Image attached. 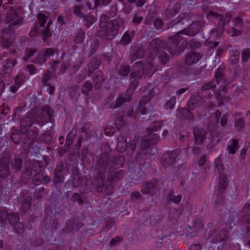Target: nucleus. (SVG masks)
<instances>
[{
    "label": "nucleus",
    "mask_w": 250,
    "mask_h": 250,
    "mask_svg": "<svg viewBox=\"0 0 250 250\" xmlns=\"http://www.w3.org/2000/svg\"><path fill=\"white\" fill-rule=\"evenodd\" d=\"M179 35L178 32L175 35L171 37L167 44L158 38L153 39L149 44L148 52L152 53L154 58L158 55L160 61L165 64L169 59V56L163 50V49L167 50L171 55H177L180 53L184 48L182 47L181 42L182 38Z\"/></svg>",
    "instance_id": "1"
},
{
    "label": "nucleus",
    "mask_w": 250,
    "mask_h": 250,
    "mask_svg": "<svg viewBox=\"0 0 250 250\" xmlns=\"http://www.w3.org/2000/svg\"><path fill=\"white\" fill-rule=\"evenodd\" d=\"M216 83L220 84L219 90L223 91L226 86L227 83L223 76V69L218 68L215 71V79L211 82L207 83L202 86L201 89L203 93H198L197 95L192 96L188 100L187 103V106L189 109L194 110L196 107L200 106L203 104V99L202 95L208 96L209 98L212 95V92H214L216 86Z\"/></svg>",
    "instance_id": "2"
},
{
    "label": "nucleus",
    "mask_w": 250,
    "mask_h": 250,
    "mask_svg": "<svg viewBox=\"0 0 250 250\" xmlns=\"http://www.w3.org/2000/svg\"><path fill=\"white\" fill-rule=\"evenodd\" d=\"M149 53V57L147 60V62L145 63L144 66L140 62H136L132 66V71L130 76L131 78H140L142 77L144 70L147 72L148 74L151 73L156 70V68L153 65L152 61L155 58L153 57V54Z\"/></svg>",
    "instance_id": "3"
},
{
    "label": "nucleus",
    "mask_w": 250,
    "mask_h": 250,
    "mask_svg": "<svg viewBox=\"0 0 250 250\" xmlns=\"http://www.w3.org/2000/svg\"><path fill=\"white\" fill-rule=\"evenodd\" d=\"M98 163L99 165L104 167V171H106L107 168L117 169L122 167L125 163V159L121 155L114 157L104 154L101 156Z\"/></svg>",
    "instance_id": "4"
},
{
    "label": "nucleus",
    "mask_w": 250,
    "mask_h": 250,
    "mask_svg": "<svg viewBox=\"0 0 250 250\" xmlns=\"http://www.w3.org/2000/svg\"><path fill=\"white\" fill-rule=\"evenodd\" d=\"M53 110L48 106H44L42 109L38 110L35 115V121L41 126L46 124L48 121H52Z\"/></svg>",
    "instance_id": "5"
},
{
    "label": "nucleus",
    "mask_w": 250,
    "mask_h": 250,
    "mask_svg": "<svg viewBox=\"0 0 250 250\" xmlns=\"http://www.w3.org/2000/svg\"><path fill=\"white\" fill-rule=\"evenodd\" d=\"M124 21L121 18H117L111 21L107 24V28L105 29L106 36L107 39L111 40L116 35L120 28L123 27Z\"/></svg>",
    "instance_id": "6"
},
{
    "label": "nucleus",
    "mask_w": 250,
    "mask_h": 250,
    "mask_svg": "<svg viewBox=\"0 0 250 250\" xmlns=\"http://www.w3.org/2000/svg\"><path fill=\"white\" fill-rule=\"evenodd\" d=\"M135 145V140H130L127 146L125 137L121 136L118 138L116 148L120 152H123L126 149L127 154L131 156L134 152Z\"/></svg>",
    "instance_id": "7"
},
{
    "label": "nucleus",
    "mask_w": 250,
    "mask_h": 250,
    "mask_svg": "<svg viewBox=\"0 0 250 250\" xmlns=\"http://www.w3.org/2000/svg\"><path fill=\"white\" fill-rule=\"evenodd\" d=\"M59 51V49H54L52 48H49L44 50L40 51L38 55L33 60V62L35 64L41 65L44 63L48 58L53 56L55 53L58 55Z\"/></svg>",
    "instance_id": "8"
},
{
    "label": "nucleus",
    "mask_w": 250,
    "mask_h": 250,
    "mask_svg": "<svg viewBox=\"0 0 250 250\" xmlns=\"http://www.w3.org/2000/svg\"><path fill=\"white\" fill-rule=\"evenodd\" d=\"M138 85L137 80H134L131 82L129 87L127 89L125 95L121 96L116 101L115 106L119 107L124 103L129 102L131 100V95L133 91Z\"/></svg>",
    "instance_id": "9"
},
{
    "label": "nucleus",
    "mask_w": 250,
    "mask_h": 250,
    "mask_svg": "<svg viewBox=\"0 0 250 250\" xmlns=\"http://www.w3.org/2000/svg\"><path fill=\"white\" fill-rule=\"evenodd\" d=\"M208 18L214 17L216 19H218L219 27L217 29V34H220L224 31L225 24L228 23L231 19V16L229 13L227 14L225 18H222L220 14H217L216 12L214 11H210L207 15Z\"/></svg>",
    "instance_id": "10"
},
{
    "label": "nucleus",
    "mask_w": 250,
    "mask_h": 250,
    "mask_svg": "<svg viewBox=\"0 0 250 250\" xmlns=\"http://www.w3.org/2000/svg\"><path fill=\"white\" fill-rule=\"evenodd\" d=\"M180 153L179 149H175L173 151L167 152L162 156L161 164L164 167L173 165L176 161V159Z\"/></svg>",
    "instance_id": "11"
},
{
    "label": "nucleus",
    "mask_w": 250,
    "mask_h": 250,
    "mask_svg": "<svg viewBox=\"0 0 250 250\" xmlns=\"http://www.w3.org/2000/svg\"><path fill=\"white\" fill-rule=\"evenodd\" d=\"M14 38V33L10 29L3 30L0 40L1 46L6 48H8L12 43Z\"/></svg>",
    "instance_id": "12"
},
{
    "label": "nucleus",
    "mask_w": 250,
    "mask_h": 250,
    "mask_svg": "<svg viewBox=\"0 0 250 250\" xmlns=\"http://www.w3.org/2000/svg\"><path fill=\"white\" fill-rule=\"evenodd\" d=\"M6 21L11 22L9 26H12L20 24L21 22V18L19 15L17 9L14 7L11 8L6 16Z\"/></svg>",
    "instance_id": "13"
},
{
    "label": "nucleus",
    "mask_w": 250,
    "mask_h": 250,
    "mask_svg": "<svg viewBox=\"0 0 250 250\" xmlns=\"http://www.w3.org/2000/svg\"><path fill=\"white\" fill-rule=\"evenodd\" d=\"M207 135V131L201 126H195L193 129V135L196 145L201 144Z\"/></svg>",
    "instance_id": "14"
},
{
    "label": "nucleus",
    "mask_w": 250,
    "mask_h": 250,
    "mask_svg": "<svg viewBox=\"0 0 250 250\" xmlns=\"http://www.w3.org/2000/svg\"><path fill=\"white\" fill-rule=\"evenodd\" d=\"M39 132L36 129H31L29 130L27 135L26 137L27 139H25L23 144V147L25 149L29 150L31 146L33 144L34 140L38 136Z\"/></svg>",
    "instance_id": "15"
},
{
    "label": "nucleus",
    "mask_w": 250,
    "mask_h": 250,
    "mask_svg": "<svg viewBox=\"0 0 250 250\" xmlns=\"http://www.w3.org/2000/svg\"><path fill=\"white\" fill-rule=\"evenodd\" d=\"M201 56L200 55L195 52H190L187 56L186 63L189 66H198L200 64V60Z\"/></svg>",
    "instance_id": "16"
},
{
    "label": "nucleus",
    "mask_w": 250,
    "mask_h": 250,
    "mask_svg": "<svg viewBox=\"0 0 250 250\" xmlns=\"http://www.w3.org/2000/svg\"><path fill=\"white\" fill-rule=\"evenodd\" d=\"M98 178L94 181V185L95 186L97 191L101 192L103 191L104 183L105 177L103 175L105 171H104V167L99 165Z\"/></svg>",
    "instance_id": "17"
},
{
    "label": "nucleus",
    "mask_w": 250,
    "mask_h": 250,
    "mask_svg": "<svg viewBox=\"0 0 250 250\" xmlns=\"http://www.w3.org/2000/svg\"><path fill=\"white\" fill-rule=\"evenodd\" d=\"M200 28V24L199 22H193L188 28L184 29L178 32V34H185L189 36H194L198 32Z\"/></svg>",
    "instance_id": "18"
},
{
    "label": "nucleus",
    "mask_w": 250,
    "mask_h": 250,
    "mask_svg": "<svg viewBox=\"0 0 250 250\" xmlns=\"http://www.w3.org/2000/svg\"><path fill=\"white\" fill-rule=\"evenodd\" d=\"M6 63L4 64L3 66V69L2 71V75L4 77L9 76L11 72L12 67H13L17 64L16 60H6Z\"/></svg>",
    "instance_id": "19"
},
{
    "label": "nucleus",
    "mask_w": 250,
    "mask_h": 250,
    "mask_svg": "<svg viewBox=\"0 0 250 250\" xmlns=\"http://www.w3.org/2000/svg\"><path fill=\"white\" fill-rule=\"evenodd\" d=\"M9 169L7 160L1 159L0 160V176L5 178L8 176Z\"/></svg>",
    "instance_id": "20"
},
{
    "label": "nucleus",
    "mask_w": 250,
    "mask_h": 250,
    "mask_svg": "<svg viewBox=\"0 0 250 250\" xmlns=\"http://www.w3.org/2000/svg\"><path fill=\"white\" fill-rule=\"evenodd\" d=\"M180 9V4H176L173 8H168L165 11L164 13L165 18L167 19L171 18L179 12Z\"/></svg>",
    "instance_id": "21"
},
{
    "label": "nucleus",
    "mask_w": 250,
    "mask_h": 250,
    "mask_svg": "<svg viewBox=\"0 0 250 250\" xmlns=\"http://www.w3.org/2000/svg\"><path fill=\"white\" fill-rule=\"evenodd\" d=\"M124 174V172L122 170L110 172L108 174L107 180L109 182H112L116 180H120L123 177Z\"/></svg>",
    "instance_id": "22"
},
{
    "label": "nucleus",
    "mask_w": 250,
    "mask_h": 250,
    "mask_svg": "<svg viewBox=\"0 0 250 250\" xmlns=\"http://www.w3.org/2000/svg\"><path fill=\"white\" fill-rule=\"evenodd\" d=\"M228 186V178L224 174H220L219 179V191L223 193Z\"/></svg>",
    "instance_id": "23"
},
{
    "label": "nucleus",
    "mask_w": 250,
    "mask_h": 250,
    "mask_svg": "<svg viewBox=\"0 0 250 250\" xmlns=\"http://www.w3.org/2000/svg\"><path fill=\"white\" fill-rule=\"evenodd\" d=\"M32 120L29 117H26L21 121V131L22 133L26 132L32 125Z\"/></svg>",
    "instance_id": "24"
},
{
    "label": "nucleus",
    "mask_w": 250,
    "mask_h": 250,
    "mask_svg": "<svg viewBox=\"0 0 250 250\" xmlns=\"http://www.w3.org/2000/svg\"><path fill=\"white\" fill-rule=\"evenodd\" d=\"M101 63V61L97 59L93 58L91 62L88 65V75L90 76L92 72L98 68Z\"/></svg>",
    "instance_id": "25"
},
{
    "label": "nucleus",
    "mask_w": 250,
    "mask_h": 250,
    "mask_svg": "<svg viewBox=\"0 0 250 250\" xmlns=\"http://www.w3.org/2000/svg\"><path fill=\"white\" fill-rule=\"evenodd\" d=\"M177 116L179 117H183L188 119H192V113L186 108H180L177 110Z\"/></svg>",
    "instance_id": "26"
},
{
    "label": "nucleus",
    "mask_w": 250,
    "mask_h": 250,
    "mask_svg": "<svg viewBox=\"0 0 250 250\" xmlns=\"http://www.w3.org/2000/svg\"><path fill=\"white\" fill-rule=\"evenodd\" d=\"M135 35V32L133 30L126 31L123 36L121 40V43L124 45L128 44L130 41L131 38Z\"/></svg>",
    "instance_id": "27"
},
{
    "label": "nucleus",
    "mask_w": 250,
    "mask_h": 250,
    "mask_svg": "<svg viewBox=\"0 0 250 250\" xmlns=\"http://www.w3.org/2000/svg\"><path fill=\"white\" fill-rule=\"evenodd\" d=\"M32 197L31 196H27L24 199L21 208V211L22 213H25L30 208Z\"/></svg>",
    "instance_id": "28"
},
{
    "label": "nucleus",
    "mask_w": 250,
    "mask_h": 250,
    "mask_svg": "<svg viewBox=\"0 0 250 250\" xmlns=\"http://www.w3.org/2000/svg\"><path fill=\"white\" fill-rule=\"evenodd\" d=\"M96 75L93 78V83L95 87H100L103 82L104 77L101 72H97Z\"/></svg>",
    "instance_id": "29"
},
{
    "label": "nucleus",
    "mask_w": 250,
    "mask_h": 250,
    "mask_svg": "<svg viewBox=\"0 0 250 250\" xmlns=\"http://www.w3.org/2000/svg\"><path fill=\"white\" fill-rule=\"evenodd\" d=\"M144 54V50L142 48H137L136 50L130 56L131 62L135 60L141 58Z\"/></svg>",
    "instance_id": "30"
},
{
    "label": "nucleus",
    "mask_w": 250,
    "mask_h": 250,
    "mask_svg": "<svg viewBox=\"0 0 250 250\" xmlns=\"http://www.w3.org/2000/svg\"><path fill=\"white\" fill-rule=\"evenodd\" d=\"M155 186V185L151 182L144 183L142 186L141 191L143 194H147L151 191Z\"/></svg>",
    "instance_id": "31"
},
{
    "label": "nucleus",
    "mask_w": 250,
    "mask_h": 250,
    "mask_svg": "<svg viewBox=\"0 0 250 250\" xmlns=\"http://www.w3.org/2000/svg\"><path fill=\"white\" fill-rule=\"evenodd\" d=\"M215 172L220 174L224 169L223 162L220 156L218 157L214 161Z\"/></svg>",
    "instance_id": "32"
},
{
    "label": "nucleus",
    "mask_w": 250,
    "mask_h": 250,
    "mask_svg": "<svg viewBox=\"0 0 250 250\" xmlns=\"http://www.w3.org/2000/svg\"><path fill=\"white\" fill-rule=\"evenodd\" d=\"M11 166L12 168L15 170V171H19L21 167L22 161L20 158H15L13 161L11 162Z\"/></svg>",
    "instance_id": "33"
},
{
    "label": "nucleus",
    "mask_w": 250,
    "mask_h": 250,
    "mask_svg": "<svg viewBox=\"0 0 250 250\" xmlns=\"http://www.w3.org/2000/svg\"><path fill=\"white\" fill-rule=\"evenodd\" d=\"M238 148V141L235 139L232 140V144L228 146V150L230 154H234Z\"/></svg>",
    "instance_id": "34"
},
{
    "label": "nucleus",
    "mask_w": 250,
    "mask_h": 250,
    "mask_svg": "<svg viewBox=\"0 0 250 250\" xmlns=\"http://www.w3.org/2000/svg\"><path fill=\"white\" fill-rule=\"evenodd\" d=\"M229 232L226 229H222L218 234V236L216 237L217 241H225L228 237Z\"/></svg>",
    "instance_id": "35"
},
{
    "label": "nucleus",
    "mask_w": 250,
    "mask_h": 250,
    "mask_svg": "<svg viewBox=\"0 0 250 250\" xmlns=\"http://www.w3.org/2000/svg\"><path fill=\"white\" fill-rule=\"evenodd\" d=\"M84 21V25L87 27H89L93 23L96 21V19L93 16L86 15L83 17Z\"/></svg>",
    "instance_id": "36"
},
{
    "label": "nucleus",
    "mask_w": 250,
    "mask_h": 250,
    "mask_svg": "<svg viewBox=\"0 0 250 250\" xmlns=\"http://www.w3.org/2000/svg\"><path fill=\"white\" fill-rule=\"evenodd\" d=\"M130 71V67L128 65L121 66L118 69V74L121 77H125L128 75Z\"/></svg>",
    "instance_id": "37"
},
{
    "label": "nucleus",
    "mask_w": 250,
    "mask_h": 250,
    "mask_svg": "<svg viewBox=\"0 0 250 250\" xmlns=\"http://www.w3.org/2000/svg\"><path fill=\"white\" fill-rule=\"evenodd\" d=\"M92 89V84L89 82H85L82 87L81 91L83 94L87 95L88 92Z\"/></svg>",
    "instance_id": "38"
},
{
    "label": "nucleus",
    "mask_w": 250,
    "mask_h": 250,
    "mask_svg": "<svg viewBox=\"0 0 250 250\" xmlns=\"http://www.w3.org/2000/svg\"><path fill=\"white\" fill-rule=\"evenodd\" d=\"M37 52V50L35 49L32 48H26L25 51V55L23 57V59L25 61H27V60L33 56L35 53Z\"/></svg>",
    "instance_id": "39"
},
{
    "label": "nucleus",
    "mask_w": 250,
    "mask_h": 250,
    "mask_svg": "<svg viewBox=\"0 0 250 250\" xmlns=\"http://www.w3.org/2000/svg\"><path fill=\"white\" fill-rule=\"evenodd\" d=\"M84 9L83 7L76 5L74 7L73 12L78 17L83 18L84 17Z\"/></svg>",
    "instance_id": "40"
},
{
    "label": "nucleus",
    "mask_w": 250,
    "mask_h": 250,
    "mask_svg": "<svg viewBox=\"0 0 250 250\" xmlns=\"http://www.w3.org/2000/svg\"><path fill=\"white\" fill-rule=\"evenodd\" d=\"M38 21L40 24V26L43 27L46 23L47 20L48 19L47 16H46L44 14L40 13L37 16Z\"/></svg>",
    "instance_id": "41"
},
{
    "label": "nucleus",
    "mask_w": 250,
    "mask_h": 250,
    "mask_svg": "<svg viewBox=\"0 0 250 250\" xmlns=\"http://www.w3.org/2000/svg\"><path fill=\"white\" fill-rule=\"evenodd\" d=\"M176 97L173 96L165 104V108L166 109L171 110L173 108L175 104Z\"/></svg>",
    "instance_id": "42"
},
{
    "label": "nucleus",
    "mask_w": 250,
    "mask_h": 250,
    "mask_svg": "<svg viewBox=\"0 0 250 250\" xmlns=\"http://www.w3.org/2000/svg\"><path fill=\"white\" fill-rule=\"evenodd\" d=\"M11 138L16 144H19L21 140V136L18 131H13L11 133Z\"/></svg>",
    "instance_id": "43"
},
{
    "label": "nucleus",
    "mask_w": 250,
    "mask_h": 250,
    "mask_svg": "<svg viewBox=\"0 0 250 250\" xmlns=\"http://www.w3.org/2000/svg\"><path fill=\"white\" fill-rule=\"evenodd\" d=\"M19 220V216L16 213H11L9 215L8 217L9 222L11 226H13L16 224L17 222H18V221Z\"/></svg>",
    "instance_id": "44"
},
{
    "label": "nucleus",
    "mask_w": 250,
    "mask_h": 250,
    "mask_svg": "<svg viewBox=\"0 0 250 250\" xmlns=\"http://www.w3.org/2000/svg\"><path fill=\"white\" fill-rule=\"evenodd\" d=\"M13 226L14 229L17 232V233H22L24 231V226L23 223L21 222H17V223Z\"/></svg>",
    "instance_id": "45"
},
{
    "label": "nucleus",
    "mask_w": 250,
    "mask_h": 250,
    "mask_svg": "<svg viewBox=\"0 0 250 250\" xmlns=\"http://www.w3.org/2000/svg\"><path fill=\"white\" fill-rule=\"evenodd\" d=\"M124 125V117L121 116L115 121V125L116 128L120 130Z\"/></svg>",
    "instance_id": "46"
},
{
    "label": "nucleus",
    "mask_w": 250,
    "mask_h": 250,
    "mask_svg": "<svg viewBox=\"0 0 250 250\" xmlns=\"http://www.w3.org/2000/svg\"><path fill=\"white\" fill-rule=\"evenodd\" d=\"M149 144V139L147 136H146L142 139L140 146L142 149L145 150L148 147Z\"/></svg>",
    "instance_id": "47"
},
{
    "label": "nucleus",
    "mask_w": 250,
    "mask_h": 250,
    "mask_svg": "<svg viewBox=\"0 0 250 250\" xmlns=\"http://www.w3.org/2000/svg\"><path fill=\"white\" fill-rule=\"evenodd\" d=\"M108 17L105 15H103L100 18V26L101 28H107V22L108 21Z\"/></svg>",
    "instance_id": "48"
},
{
    "label": "nucleus",
    "mask_w": 250,
    "mask_h": 250,
    "mask_svg": "<svg viewBox=\"0 0 250 250\" xmlns=\"http://www.w3.org/2000/svg\"><path fill=\"white\" fill-rule=\"evenodd\" d=\"M46 194V190L43 188H39L34 192V196L38 198H42Z\"/></svg>",
    "instance_id": "49"
},
{
    "label": "nucleus",
    "mask_w": 250,
    "mask_h": 250,
    "mask_svg": "<svg viewBox=\"0 0 250 250\" xmlns=\"http://www.w3.org/2000/svg\"><path fill=\"white\" fill-rule=\"evenodd\" d=\"M243 220L245 223L247 232H249L250 230V215H245L243 218Z\"/></svg>",
    "instance_id": "50"
},
{
    "label": "nucleus",
    "mask_w": 250,
    "mask_h": 250,
    "mask_svg": "<svg viewBox=\"0 0 250 250\" xmlns=\"http://www.w3.org/2000/svg\"><path fill=\"white\" fill-rule=\"evenodd\" d=\"M148 139L150 140L149 141L150 143H154L155 142H157L160 139V137L157 134H153L150 133L147 135Z\"/></svg>",
    "instance_id": "51"
},
{
    "label": "nucleus",
    "mask_w": 250,
    "mask_h": 250,
    "mask_svg": "<svg viewBox=\"0 0 250 250\" xmlns=\"http://www.w3.org/2000/svg\"><path fill=\"white\" fill-rule=\"evenodd\" d=\"M235 127L238 129L241 130L244 126V120L242 118H240L236 121L235 123Z\"/></svg>",
    "instance_id": "52"
},
{
    "label": "nucleus",
    "mask_w": 250,
    "mask_h": 250,
    "mask_svg": "<svg viewBox=\"0 0 250 250\" xmlns=\"http://www.w3.org/2000/svg\"><path fill=\"white\" fill-rule=\"evenodd\" d=\"M51 36V33L49 31V28L46 27L45 29L42 32V40L45 41L47 38Z\"/></svg>",
    "instance_id": "53"
},
{
    "label": "nucleus",
    "mask_w": 250,
    "mask_h": 250,
    "mask_svg": "<svg viewBox=\"0 0 250 250\" xmlns=\"http://www.w3.org/2000/svg\"><path fill=\"white\" fill-rule=\"evenodd\" d=\"M227 33L229 34L232 33L231 35V36H236L240 35L241 33V32L238 29H237L234 27H231L230 30H228L227 31Z\"/></svg>",
    "instance_id": "54"
},
{
    "label": "nucleus",
    "mask_w": 250,
    "mask_h": 250,
    "mask_svg": "<svg viewBox=\"0 0 250 250\" xmlns=\"http://www.w3.org/2000/svg\"><path fill=\"white\" fill-rule=\"evenodd\" d=\"M162 126V123L161 122H156L150 127L149 129L151 131H157L161 129Z\"/></svg>",
    "instance_id": "55"
},
{
    "label": "nucleus",
    "mask_w": 250,
    "mask_h": 250,
    "mask_svg": "<svg viewBox=\"0 0 250 250\" xmlns=\"http://www.w3.org/2000/svg\"><path fill=\"white\" fill-rule=\"evenodd\" d=\"M8 216V212L6 210H0V222H3L5 221Z\"/></svg>",
    "instance_id": "56"
},
{
    "label": "nucleus",
    "mask_w": 250,
    "mask_h": 250,
    "mask_svg": "<svg viewBox=\"0 0 250 250\" xmlns=\"http://www.w3.org/2000/svg\"><path fill=\"white\" fill-rule=\"evenodd\" d=\"M86 77V70H82L81 72L77 75V80L78 82H80L84 80Z\"/></svg>",
    "instance_id": "57"
},
{
    "label": "nucleus",
    "mask_w": 250,
    "mask_h": 250,
    "mask_svg": "<svg viewBox=\"0 0 250 250\" xmlns=\"http://www.w3.org/2000/svg\"><path fill=\"white\" fill-rule=\"evenodd\" d=\"M216 97L219 102L220 105L222 104L224 102L228 101L229 99V97H223L220 93L219 94H216Z\"/></svg>",
    "instance_id": "58"
},
{
    "label": "nucleus",
    "mask_w": 250,
    "mask_h": 250,
    "mask_svg": "<svg viewBox=\"0 0 250 250\" xmlns=\"http://www.w3.org/2000/svg\"><path fill=\"white\" fill-rule=\"evenodd\" d=\"M16 84L21 86L23 82V76L20 74L17 75L15 79Z\"/></svg>",
    "instance_id": "59"
},
{
    "label": "nucleus",
    "mask_w": 250,
    "mask_h": 250,
    "mask_svg": "<svg viewBox=\"0 0 250 250\" xmlns=\"http://www.w3.org/2000/svg\"><path fill=\"white\" fill-rule=\"evenodd\" d=\"M42 175L41 173L37 174L33 178V182L35 185H39L41 183V181L42 179Z\"/></svg>",
    "instance_id": "60"
},
{
    "label": "nucleus",
    "mask_w": 250,
    "mask_h": 250,
    "mask_svg": "<svg viewBox=\"0 0 250 250\" xmlns=\"http://www.w3.org/2000/svg\"><path fill=\"white\" fill-rule=\"evenodd\" d=\"M249 58H250V49L245 51L242 55V60L244 62L247 61Z\"/></svg>",
    "instance_id": "61"
},
{
    "label": "nucleus",
    "mask_w": 250,
    "mask_h": 250,
    "mask_svg": "<svg viewBox=\"0 0 250 250\" xmlns=\"http://www.w3.org/2000/svg\"><path fill=\"white\" fill-rule=\"evenodd\" d=\"M233 25L239 28L243 26V21L241 19L237 17L234 20Z\"/></svg>",
    "instance_id": "62"
},
{
    "label": "nucleus",
    "mask_w": 250,
    "mask_h": 250,
    "mask_svg": "<svg viewBox=\"0 0 250 250\" xmlns=\"http://www.w3.org/2000/svg\"><path fill=\"white\" fill-rule=\"evenodd\" d=\"M163 24V21L162 19L160 18L156 19L154 22V25L157 29H160L162 27Z\"/></svg>",
    "instance_id": "63"
},
{
    "label": "nucleus",
    "mask_w": 250,
    "mask_h": 250,
    "mask_svg": "<svg viewBox=\"0 0 250 250\" xmlns=\"http://www.w3.org/2000/svg\"><path fill=\"white\" fill-rule=\"evenodd\" d=\"M229 115L225 114L223 115L220 119V124L223 126H225L227 123Z\"/></svg>",
    "instance_id": "64"
}]
</instances>
